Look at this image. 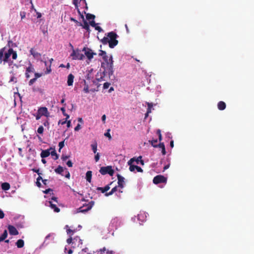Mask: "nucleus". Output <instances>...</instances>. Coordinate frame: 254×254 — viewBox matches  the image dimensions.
<instances>
[{
  "label": "nucleus",
  "instance_id": "a19ab883",
  "mask_svg": "<svg viewBox=\"0 0 254 254\" xmlns=\"http://www.w3.org/2000/svg\"><path fill=\"white\" fill-rule=\"evenodd\" d=\"M87 249L85 248L84 249H82L81 252L79 253V254H89V253L88 252Z\"/></svg>",
  "mask_w": 254,
  "mask_h": 254
},
{
  "label": "nucleus",
  "instance_id": "603ef678",
  "mask_svg": "<svg viewBox=\"0 0 254 254\" xmlns=\"http://www.w3.org/2000/svg\"><path fill=\"white\" fill-rule=\"evenodd\" d=\"M81 128V127L80 124H77V125L75 127L74 130L75 131H78L79 129H80Z\"/></svg>",
  "mask_w": 254,
  "mask_h": 254
},
{
  "label": "nucleus",
  "instance_id": "2eb2a0df",
  "mask_svg": "<svg viewBox=\"0 0 254 254\" xmlns=\"http://www.w3.org/2000/svg\"><path fill=\"white\" fill-rule=\"evenodd\" d=\"M82 244L81 240L78 237H76L73 239L72 245L73 247H75L76 246H79L80 244Z\"/></svg>",
  "mask_w": 254,
  "mask_h": 254
},
{
  "label": "nucleus",
  "instance_id": "0eeeda50",
  "mask_svg": "<svg viewBox=\"0 0 254 254\" xmlns=\"http://www.w3.org/2000/svg\"><path fill=\"white\" fill-rule=\"evenodd\" d=\"M134 160H135V158H131L128 162V164L129 165V169L130 171L133 172L135 169L137 170V171L138 172H142L143 170L141 168V167H140L138 166H136V165H134L131 164L132 163V162H133L134 161Z\"/></svg>",
  "mask_w": 254,
  "mask_h": 254
},
{
  "label": "nucleus",
  "instance_id": "72a5a7b5",
  "mask_svg": "<svg viewBox=\"0 0 254 254\" xmlns=\"http://www.w3.org/2000/svg\"><path fill=\"white\" fill-rule=\"evenodd\" d=\"M91 147L92 149V150L94 153H96L97 150V143H95L94 144H91Z\"/></svg>",
  "mask_w": 254,
  "mask_h": 254
},
{
  "label": "nucleus",
  "instance_id": "a18cd8bd",
  "mask_svg": "<svg viewBox=\"0 0 254 254\" xmlns=\"http://www.w3.org/2000/svg\"><path fill=\"white\" fill-rule=\"evenodd\" d=\"M36 78H33L30 79L29 82V85H32L36 81Z\"/></svg>",
  "mask_w": 254,
  "mask_h": 254
},
{
  "label": "nucleus",
  "instance_id": "58836bf2",
  "mask_svg": "<svg viewBox=\"0 0 254 254\" xmlns=\"http://www.w3.org/2000/svg\"><path fill=\"white\" fill-rule=\"evenodd\" d=\"M44 131V127L43 126H40L38 129H37V132L39 134H42Z\"/></svg>",
  "mask_w": 254,
  "mask_h": 254
},
{
  "label": "nucleus",
  "instance_id": "338daca9",
  "mask_svg": "<svg viewBox=\"0 0 254 254\" xmlns=\"http://www.w3.org/2000/svg\"><path fill=\"white\" fill-rule=\"evenodd\" d=\"M69 157L68 156H62V159L63 161H65Z\"/></svg>",
  "mask_w": 254,
  "mask_h": 254
},
{
  "label": "nucleus",
  "instance_id": "ddd939ff",
  "mask_svg": "<svg viewBox=\"0 0 254 254\" xmlns=\"http://www.w3.org/2000/svg\"><path fill=\"white\" fill-rule=\"evenodd\" d=\"M8 230L9 234L11 235H17L18 234V232L17 229L12 225L8 226Z\"/></svg>",
  "mask_w": 254,
  "mask_h": 254
},
{
  "label": "nucleus",
  "instance_id": "cd10ccee",
  "mask_svg": "<svg viewBox=\"0 0 254 254\" xmlns=\"http://www.w3.org/2000/svg\"><path fill=\"white\" fill-rule=\"evenodd\" d=\"M51 152H50V154L52 156H55V157L54 158L55 160H57L59 158L58 155L57 154L55 148H53V149L51 150Z\"/></svg>",
  "mask_w": 254,
  "mask_h": 254
},
{
  "label": "nucleus",
  "instance_id": "09e8293b",
  "mask_svg": "<svg viewBox=\"0 0 254 254\" xmlns=\"http://www.w3.org/2000/svg\"><path fill=\"white\" fill-rule=\"evenodd\" d=\"M110 83L109 82H105L103 84V88L104 89H107L109 88V86L110 85Z\"/></svg>",
  "mask_w": 254,
  "mask_h": 254
},
{
  "label": "nucleus",
  "instance_id": "4468645a",
  "mask_svg": "<svg viewBox=\"0 0 254 254\" xmlns=\"http://www.w3.org/2000/svg\"><path fill=\"white\" fill-rule=\"evenodd\" d=\"M52 149H53V147H50L48 149L42 150L40 154L41 158H45L48 157L50 155V150Z\"/></svg>",
  "mask_w": 254,
  "mask_h": 254
},
{
  "label": "nucleus",
  "instance_id": "bb28decb",
  "mask_svg": "<svg viewBox=\"0 0 254 254\" xmlns=\"http://www.w3.org/2000/svg\"><path fill=\"white\" fill-rule=\"evenodd\" d=\"M55 171L56 173L62 175V172L64 171V168L61 166H59L55 170Z\"/></svg>",
  "mask_w": 254,
  "mask_h": 254
},
{
  "label": "nucleus",
  "instance_id": "c03bdc74",
  "mask_svg": "<svg viewBox=\"0 0 254 254\" xmlns=\"http://www.w3.org/2000/svg\"><path fill=\"white\" fill-rule=\"evenodd\" d=\"M99 55L100 56H102V58L104 57L105 56H107L106 54V52L103 50L100 51V53L99 54Z\"/></svg>",
  "mask_w": 254,
  "mask_h": 254
},
{
  "label": "nucleus",
  "instance_id": "c9c22d12",
  "mask_svg": "<svg viewBox=\"0 0 254 254\" xmlns=\"http://www.w3.org/2000/svg\"><path fill=\"white\" fill-rule=\"evenodd\" d=\"M80 4L83 6H85V8H88L86 0H80Z\"/></svg>",
  "mask_w": 254,
  "mask_h": 254
},
{
  "label": "nucleus",
  "instance_id": "dca6fc26",
  "mask_svg": "<svg viewBox=\"0 0 254 254\" xmlns=\"http://www.w3.org/2000/svg\"><path fill=\"white\" fill-rule=\"evenodd\" d=\"M49 203L50 206L52 209H54L55 212H59L60 211V209L57 206L56 203H54L53 201H50Z\"/></svg>",
  "mask_w": 254,
  "mask_h": 254
},
{
  "label": "nucleus",
  "instance_id": "f704fd0d",
  "mask_svg": "<svg viewBox=\"0 0 254 254\" xmlns=\"http://www.w3.org/2000/svg\"><path fill=\"white\" fill-rule=\"evenodd\" d=\"M147 111L148 113H150L151 112V108L153 107V104L152 103H147Z\"/></svg>",
  "mask_w": 254,
  "mask_h": 254
},
{
  "label": "nucleus",
  "instance_id": "412c9836",
  "mask_svg": "<svg viewBox=\"0 0 254 254\" xmlns=\"http://www.w3.org/2000/svg\"><path fill=\"white\" fill-rule=\"evenodd\" d=\"M109 185H108L104 188L98 187V188H97V190H101L102 193H104V192L107 191L110 189V187Z\"/></svg>",
  "mask_w": 254,
  "mask_h": 254
},
{
  "label": "nucleus",
  "instance_id": "6e6552de",
  "mask_svg": "<svg viewBox=\"0 0 254 254\" xmlns=\"http://www.w3.org/2000/svg\"><path fill=\"white\" fill-rule=\"evenodd\" d=\"M82 51L84 52L85 55L89 60L92 59L93 56L96 55V53L93 52L91 49L88 48L84 47L82 49Z\"/></svg>",
  "mask_w": 254,
  "mask_h": 254
},
{
  "label": "nucleus",
  "instance_id": "39448f33",
  "mask_svg": "<svg viewBox=\"0 0 254 254\" xmlns=\"http://www.w3.org/2000/svg\"><path fill=\"white\" fill-rule=\"evenodd\" d=\"M99 172L103 175L109 174L110 176H113L115 171L111 166H108L101 167Z\"/></svg>",
  "mask_w": 254,
  "mask_h": 254
},
{
  "label": "nucleus",
  "instance_id": "e2e57ef3",
  "mask_svg": "<svg viewBox=\"0 0 254 254\" xmlns=\"http://www.w3.org/2000/svg\"><path fill=\"white\" fill-rule=\"evenodd\" d=\"M52 200H53L55 203H58V198L55 196H53L51 198Z\"/></svg>",
  "mask_w": 254,
  "mask_h": 254
},
{
  "label": "nucleus",
  "instance_id": "1a4fd4ad",
  "mask_svg": "<svg viewBox=\"0 0 254 254\" xmlns=\"http://www.w3.org/2000/svg\"><path fill=\"white\" fill-rule=\"evenodd\" d=\"M166 182L167 178L162 175H157L153 180V182L155 184L166 183Z\"/></svg>",
  "mask_w": 254,
  "mask_h": 254
},
{
  "label": "nucleus",
  "instance_id": "4c0bfd02",
  "mask_svg": "<svg viewBox=\"0 0 254 254\" xmlns=\"http://www.w3.org/2000/svg\"><path fill=\"white\" fill-rule=\"evenodd\" d=\"M156 133H157V134L158 135L159 141H161L162 140V135H161V130L159 129H157V131H156Z\"/></svg>",
  "mask_w": 254,
  "mask_h": 254
},
{
  "label": "nucleus",
  "instance_id": "aec40b11",
  "mask_svg": "<svg viewBox=\"0 0 254 254\" xmlns=\"http://www.w3.org/2000/svg\"><path fill=\"white\" fill-rule=\"evenodd\" d=\"M217 107L219 110H224L226 108V104L223 101H220L217 104Z\"/></svg>",
  "mask_w": 254,
  "mask_h": 254
},
{
  "label": "nucleus",
  "instance_id": "69168bd1",
  "mask_svg": "<svg viewBox=\"0 0 254 254\" xmlns=\"http://www.w3.org/2000/svg\"><path fill=\"white\" fill-rule=\"evenodd\" d=\"M106 116L105 115H103L102 117V121H103V122L104 123H105V121H106Z\"/></svg>",
  "mask_w": 254,
  "mask_h": 254
},
{
  "label": "nucleus",
  "instance_id": "f3484780",
  "mask_svg": "<svg viewBox=\"0 0 254 254\" xmlns=\"http://www.w3.org/2000/svg\"><path fill=\"white\" fill-rule=\"evenodd\" d=\"M74 75L70 73L68 75L67 83L68 86H72L73 85Z\"/></svg>",
  "mask_w": 254,
  "mask_h": 254
},
{
  "label": "nucleus",
  "instance_id": "4be33fe9",
  "mask_svg": "<svg viewBox=\"0 0 254 254\" xmlns=\"http://www.w3.org/2000/svg\"><path fill=\"white\" fill-rule=\"evenodd\" d=\"M92 173L91 171H88L86 173V179L89 183H90L91 181Z\"/></svg>",
  "mask_w": 254,
  "mask_h": 254
},
{
  "label": "nucleus",
  "instance_id": "c756f323",
  "mask_svg": "<svg viewBox=\"0 0 254 254\" xmlns=\"http://www.w3.org/2000/svg\"><path fill=\"white\" fill-rule=\"evenodd\" d=\"M141 158H142V156H139L136 159L135 158L134 161H135L137 164H138L139 162H140V164L142 165H144V161H143V160H142L141 159Z\"/></svg>",
  "mask_w": 254,
  "mask_h": 254
},
{
  "label": "nucleus",
  "instance_id": "13d9d810",
  "mask_svg": "<svg viewBox=\"0 0 254 254\" xmlns=\"http://www.w3.org/2000/svg\"><path fill=\"white\" fill-rule=\"evenodd\" d=\"M53 191V190L51 189H48L47 190H45L43 191V192L45 194H47L49 192H50V191Z\"/></svg>",
  "mask_w": 254,
  "mask_h": 254
},
{
  "label": "nucleus",
  "instance_id": "f03ea898",
  "mask_svg": "<svg viewBox=\"0 0 254 254\" xmlns=\"http://www.w3.org/2000/svg\"><path fill=\"white\" fill-rule=\"evenodd\" d=\"M104 61V63L101 64L102 67L105 69V71L108 73V75L110 77L113 74V60L112 56H111L110 58L108 56H105L103 57Z\"/></svg>",
  "mask_w": 254,
  "mask_h": 254
},
{
  "label": "nucleus",
  "instance_id": "de8ad7c7",
  "mask_svg": "<svg viewBox=\"0 0 254 254\" xmlns=\"http://www.w3.org/2000/svg\"><path fill=\"white\" fill-rule=\"evenodd\" d=\"M66 242L68 244H71L72 245V242H73V239L72 238L71 236V237H69V238L68 239H67L66 240Z\"/></svg>",
  "mask_w": 254,
  "mask_h": 254
},
{
  "label": "nucleus",
  "instance_id": "4d7b16f0",
  "mask_svg": "<svg viewBox=\"0 0 254 254\" xmlns=\"http://www.w3.org/2000/svg\"><path fill=\"white\" fill-rule=\"evenodd\" d=\"M4 217V214L3 212L0 209V219H2Z\"/></svg>",
  "mask_w": 254,
  "mask_h": 254
},
{
  "label": "nucleus",
  "instance_id": "79ce46f5",
  "mask_svg": "<svg viewBox=\"0 0 254 254\" xmlns=\"http://www.w3.org/2000/svg\"><path fill=\"white\" fill-rule=\"evenodd\" d=\"M53 235H54L53 234H48L45 238L44 243H45L48 240V239H50V237H53V239L54 238V237H53Z\"/></svg>",
  "mask_w": 254,
  "mask_h": 254
},
{
  "label": "nucleus",
  "instance_id": "20e7f679",
  "mask_svg": "<svg viewBox=\"0 0 254 254\" xmlns=\"http://www.w3.org/2000/svg\"><path fill=\"white\" fill-rule=\"evenodd\" d=\"M70 56L73 60H82L84 58V56L78 49L76 50L73 49Z\"/></svg>",
  "mask_w": 254,
  "mask_h": 254
},
{
  "label": "nucleus",
  "instance_id": "f8f14e48",
  "mask_svg": "<svg viewBox=\"0 0 254 254\" xmlns=\"http://www.w3.org/2000/svg\"><path fill=\"white\" fill-rule=\"evenodd\" d=\"M118 187L123 189L124 187L125 178L119 174L117 175Z\"/></svg>",
  "mask_w": 254,
  "mask_h": 254
},
{
  "label": "nucleus",
  "instance_id": "bf43d9fd",
  "mask_svg": "<svg viewBox=\"0 0 254 254\" xmlns=\"http://www.w3.org/2000/svg\"><path fill=\"white\" fill-rule=\"evenodd\" d=\"M95 29L96 30H98L99 32H101L103 31L102 29L101 28V27L100 26H96L95 27Z\"/></svg>",
  "mask_w": 254,
  "mask_h": 254
},
{
  "label": "nucleus",
  "instance_id": "5701e85b",
  "mask_svg": "<svg viewBox=\"0 0 254 254\" xmlns=\"http://www.w3.org/2000/svg\"><path fill=\"white\" fill-rule=\"evenodd\" d=\"M24 245V242L22 239H19L17 240V241L16 242V245L17 247L18 248H21L23 247Z\"/></svg>",
  "mask_w": 254,
  "mask_h": 254
},
{
  "label": "nucleus",
  "instance_id": "9d476101",
  "mask_svg": "<svg viewBox=\"0 0 254 254\" xmlns=\"http://www.w3.org/2000/svg\"><path fill=\"white\" fill-rule=\"evenodd\" d=\"M38 112L42 116L48 117L49 116V113L48 111V109L46 107H40L39 108Z\"/></svg>",
  "mask_w": 254,
  "mask_h": 254
},
{
  "label": "nucleus",
  "instance_id": "ea45409f",
  "mask_svg": "<svg viewBox=\"0 0 254 254\" xmlns=\"http://www.w3.org/2000/svg\"><path fill=\"white\" fill-rule=\"evenodd\" d=\"M110 129H108V130H107V132H106L105 134H104V135L107 137L109 138V139H111L112 138V137H111V135L110 133Z\"/></svg>",
  "mask_w": 254,
  "mask_h": 254
},
{
  "label": "nucleus",
  "instance_id": "7ed1b4c3",
  "mask_svg": "<svg viewBox=\"0 0 254 254\" xmlns=\"http://www.w3.org/2000/svg\"><path fill=\"white\" fill-rule=\"evenodd\" d=\"M5 48H2L0 49V63L3 61L4 63H7L9 61V58L12 53V48H10L8 49V51L4 53Z\"/></svg>",
  "mask_w": 254,
  "mask_h": 254
},
{
  "label": "nucleus",
  "instance_id": "b1692460",
  "mask_svg": "<svg viewBox=\"0 0 254 254\" xmlns=\"http://www.w3.org/2000/svg\"><path fill=\"white\" fill-rule=\"evenodd\" d=\"M10 185L8 183H3L1 184V189L4 190H7L10 189Z\"/></svg>",
  "mask_w": 254,
  "mask_h": 254
},
{
  "label": "nucleus",
  "instance_id": "f257e3e1",
  "mask_svg": "<svg viewBox=\"0 0 254 254\" xmlns=\"http://www.w3.org/2000/svg\"><path fill=\"white\" fill-rule=\"evenodd\" d=\"M118 37L117 34L113 32L108 33L107 37H104L101 40L103 45L109 44L110 48H114L118 44V41L116 39Z\"/></svg>",
  "mask_w": 254,
  "mask_h": 254
},
{
  "label": "nucleus",
  "instance_id": "6e6d98bb",
  "mask_svg": "<svg viewBox=\"0 0 254 254\" xmlns=\"http://www.w3.org/2000/svg\"><path fill=\"white\" fill-rule=\"evenodd\" d=\"M41 116H42L40 113H39V112H38V113H37V115H35V117H36V119L37 120H38L40 119V118L41 117Z\"/></svg>",
  "mask_w": 254,
  "mask_h": 254
},
{
  "label": "nucleus",
  "instance_id": "680f3d73",
  "mask_svg": "<svg viewBox=\"0 0 254 254\" xmlns=\"http://www.w3.org/2000/svg\"><path fill=\"white\" fill-rule=\"evenodd\" d=\"M41 76H42V74H41V73H35V78H36V79L40 77Z\"/></svg>",
  "mask_w": 254,
  "mask_h": 254
},
{
  "label": "nucleus",
  "instance_id": "5fc2aeb1",
  "mask_svg": "<svg viewBox=\"0 0 254 254\" xmlns=\"http://www.w3.org/2000/svg\"><path fill=\"white\" fill-rule=\"evenodd\" d=\"M72 163L71 162V161L70 160H68L67 162H66V165L68 166V167H72Z\"/></svg>",
  "mask_w": 254,
  "mask_h": 254
},
{
  "label": "nucleus",
  "instance_id": "393cba45",
  "mask_svg": "<svg viewBox=\"0 0 254 254\" xmlns=\"http://www.w3.org/2000/svg\"><path fill=\"white\" fill-rule=\"evenodd\" d=\"M158 147L160 148L161 149H162V153L163 155H165L166 153V150H165V147L164 143H160Z\"/></svg>",
  "mask_w": 254,
  "mask_h": 254
},
{
  "label": "nucleus",
  "instance_id": "e433bc0d",
  "mask_svg": "<svg viewBox=\"0 0 254 254\" xmlns=\"http://www.w3.org/2000/svg\"><path fill=\"white\" fill-rule=\"evenodd\" d=\"M12 58L13 60H16L17 58V54L16 51L12 49V53H11Z\"/></svg>",
  "mask_w": 254,
  "mask_h": 254
},
{
  "label": "nucleus",
  "instance_id": "37998d69",
  "mask_svg": "<svg viewBox=\"0 0 254 254\" xmlns=\"http://www.w3.org/2000/svg\"><path fill=\"white\" fill-rule=\"evenodd\" d=\"M64 141H61V142H60L59 143V151L61 150V149L62 148H63L64 147Z\"/></svg>",
  "mask_w": 254,
  "mask_h": 254
},
{
  "label": "nucleus",
  "instance_id": "8fccbe9b",
  "mask_svg": "<svg viewBox=\"0 0 254 254\" xmlns=\"http://www.w3.org/2000/svg\"><path fill=\"white\" fill-rule=\"evenodd\" d=\"M20 15L21 19H23V18H24L25 17V16H26V12H24V11H21L20 13Z\"/></svg>",
  "mask_w": 254,
  "mask_h": 254
},
{
  "label": "nucleus",
  "instance_id": "6ab92c4d",
  "mask_svg": "<svg viewBox=\"0 0 254 254\" xmlns=\"http://www.w3.org/2000/svg\"><path fill=\"white\" fill-rule=\"evenodd\" d=\"M65 229H66V233H67V234L69 236V237H71L72 235H73V234H74V233L76 231V230L75 229H74V230H71L69 228V226L68 225H65Z\"/></svg>",
  "mask_w": 254,
  "mask_h": 254
},
{
  "label": "nucleus",
  "instance_id": "a211bd4d",
  "mask_svg": "<svg viewBox=\"0 0 254 254\" xmlns=\"http://www.w3.org/2000/svg\"><path fill=\"white\" fill-rule=\"evenodd\" d=\"M30 54L33 56L34 58L38 59L40 58L41 55L36 52L33 48H32L30 51Z\"/></svg>",
  "mask_w": 254,
  "mask_h": 254
},
{
  "label": "nucleus",
  "instance_id": "0e129e2a",
  "mask_svg": "<svg viewBox=\"0 0 254 254\" xmlns=\"http://www.w3.org/2000/svg\"><path fill=\"white\" fill-rule=\"evenodd\" d=\"M114 193V192L112 191V190H111L110 192H107V193H106V194H105V195H106V196H109V195H112Z\"/></svg>",
  "mask_w": 254,
  "mask_h": 254
},
{
  "label": "nucleus",
  "instance_id": "9b49d317",
  "mask_svg": "<svg viewBox=\"0 0 254 254\" xmlns=\"http://www.w3.org/2000/svg\"><path fill=\"white\" fill-rule=\"evenodd\" d=\"M78 13L80 14L81 17L83 19H84V16L80 13V11L79 10H78ZM80 25L82 26V27L84 29H85V30H86L87 31H88V32L90 31L89 25L88 22L86 20H85L84 19H83V24H82L81 23H80Z\"/></svg>",
  "mask_w": 254,
  "mask_h": 254
},
{
  "label": "nucleus",
  "instance_id": "3c124183",
  "mask_svg": "<svg viewBox=\"0 0 254 254\" xmlns=\"http://www.w3.org/2000/svg\"><path fill=\"white\" fill-rule=\"evenodd\" d=\"M100 158V155L99 153H97L95 156V160L97 162L99 161Z\"/></svg>",
  "mask_w": 254,
  "mask_h": 254
},
{
  "label": "nucleus",
  "instance_id": "423d86ee",
  "mask_svg": "<svg viewBox=\"0 0 254 254\" xmlns=\"http://www.w3.org/2000/svg\"><path fill=\"white\" fill-rule=\"evenodd\" d=\"M94 204L93 201H91L88 204H83V206L80 207L77 209V212L85 213L91 209Z\"/></svg>",
  "mask_w": 254,
  "mask_h": 254
},
{
  "label": "nucleus",
  "instance_id": "c85d7f7f",
  "mask_svg": "<svg viewBox=\"0 0 254 254\" xmlns=\"http://www.w3.org/2000/svg\"><path fill=\"white\" fill-rule=\"evenodd\" d=\"M26 71L28 73L34 72V68L30 63L29 64V66L26 68Z\"/></svg>",
  "mask_w": 254,
  "mask_h": 254
},
{
  "label": "nucleus",
  "instance_id": "7c9ffc66",
  "mask_svg": "<svg viewBox=\"0 0 254 254\" xmlns=\"http://www.w3.org/2000/svg\"><path fill=\"white\" fill-rule=\"evenodd\" d=\"M149 142L154 147H158V144H157L158 142L157 139H152V140L149 141Z\"/></svg>",
  "mask_w": 254,
  "mask_h": 254
},
{
  "label": "nucleus",
  "instance_id": "49530a36",
  "mask_svg": "<svg viewBox=\"0 0 254 254\" xmlns=\"http://www.w3.org/2000/svg\"><path fill=\"white\" fill-rule=\"evenodd\" d=\"M83 91L85 93H89V88H88V85H85L84 88H83Z\"/></svg>",
  "mask_w": 254,
  "mask_h": 254
},
{
  "label": "nucleus",
  "instance_id": "2f4dec72",
  "mask_svg": "<svg viewBox=\"0 0 254 254\" xmlns=\"http://www.w3.org/2000/svg\"><path fill=\"white\" fill-rule=\"evenodd\" d=\"M86 17L87 20H90V19H94L95 18V16L92 14L90 13H87L86 15Z\"/></svg>",
  "mask_w": 254,
  "mask_h": 254
},
{
  "label": "nucleus",
  "instance_id": "052dcab7",
  "mask_svg": "<svg viewBox=\"0 0 254 254\" xmlns=\"http://www.w3.org/2000/svg\"><path fill=\"white\" fill-rule=\"evenodd\" d=\"M67 120V119H65V120L64 121H62L61 120H60L59 123H58V124H61V125H64V124H65L66 123Z\"/></svg>",
  "mask_w": 254,
  "mask_h": 254
},
{
  "label": "nucleus",
  "instance_id": "a878e982",
  "mask_svg": "<svg viewBox=\"0 0 254 254\" xmlns=\"http://www.w3.org/2000/svg\"><path fill=\"white\" fill-rule=\"evenodd\" d=\"M7 237V230H5L3 233V234L0 236V242L4 241L6 237Z\"/></svg>",
  "mask_w": 254,
  "mask_h": 254
},
{
  "label": "nucleus",
  "instance_id": "864d4df0",
  "mask_svg": "<svg viewBox=\"0 0 254 254\" xmlns=\"http://www.w3.org/2000/svg\"><path fill=\"white\" fill-rule=\"evenodd\" d=\"M89 23L91 26L94 27H95L97 25V24L95 23V22L94 20L90 21Z\"/></svg>",
  "mask_w": 254,
  "mask_h": 254
},
{
  "label": "nucleus",
  "instance_id": "774afa93",
  "mask_svg": "<svg viewBox=\"0 0 254 254\" xmlns=\"http://www.w3.org/2000/svg\"><path fill=\"white\" fill-rule=\"evenodd\" d=\"M70 176V175L69 172L68 171H66V174L65 177L67 179H69Z\"/></svg>",
  "mask_w": 254,
  "mask_h": 254
},
{
  "label": "nucleus",
  "instance_id": "473e14b6",
  "mask_svg": "<svg viewBox=\"0 0 254 254\" xmlns=\"http://www.w3.org/2000/svg\"><path fill=\"white\" fill-rule=\"evenodd\" d=\"M61 110L62 112L63 115L66 117V119H68L69 118V116L65 113V108L64 107L61 108Z\"/></svg>",
  "mask_w": 254,
  "mask_h": 254
}]
</instances>
